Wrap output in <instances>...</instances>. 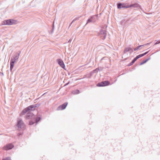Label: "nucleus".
Listing matches in <instances>:
<instances>
[{
  "label": "nucleus",
  "mask_w": 160,
  "mask_h": 160,
  "mask_svg": "<svg viewBox=\"0 0 160 160\" xmlns=\"http://www.w3.org/2000/svg\"><path fill=\"white\" fill-rule=\"evenodd\" d=\"M136 57L138 59L139 58H140V57H139V55L137 56Z\"/></svg>",
  "instance_id": "nucleus-36"
},
{
  "label": "nucleus",
  "mask_w": 160,
  "mask_h": 160,
  "mask_svg": "<svg viewBox=\"0 0 160 160\" xmlns=\"http://www.w3.org/2000/svg\"><path fill=\"white\" fill-rule=\"evenodd\" d=\"M151 58L150 57H149L148 58L145 60H143L139 64L140 65H141L145 63H146Z\"/></svg>",
  "instance_id": "nucleus-14"
},
{
  "label": "nucleus",
  "mask_w": 160,
  "mask_h": 160,
  "mask_svg": "<svg viewBox=\"0 0 160 160\" xmlns=\"http://www.w3.org/2000/svg\"><path fill=\"white\" fill-rule=\"evenodd\" d=\"M17 126L18 128H23L24 127L23 121L21 119L18 120L17 122Z\"/></svg>",
  "instance_id": "nucleus-7"
},
{
  "label": "nucleus",
  "mask_w": 160,
  "mask_h": 160,
  "mask_svg": "<svg viewBox=\"0 0 160 160\" xmlns=\"http://www.w3.org/2000/svg\"><path fill=\"white\" fill-rule=\"evenodd\" d=\"M14 147L12 143H9L5 146L3 147V148L4 150H8L12 149Z\"/></svg>",
  "instance_id": "nucleus-10"
},
{
  "label": "nucleus",
  "mask_w": 160,
  "mask_h": 160,
  "mask_svg": "<svg viewBox=\"0 0 160 160\" xmlns=\"http://www.w3.org/2000/svg\"><path fill=\"white\" fill-rule=\"evenodd\" d=\"M72 40V39H71L70 38L69 40L68 41V42L69 43V42H70Z\"/></svg>",
  "instance_id": "nucleus-34"
},
{
  "label": "nucleus",
  "mask_w": 160,
  "mask_h": 160,
  "mask_svg": "<svg viewBox=\"0 0 160 160\" xmlns=\"http://www.w3.org/2000/svg\"><path fill=\"white\" fill-rule=\"evenodd\" d=\"M110 84V82L109 81L106 80L98 83L97 85L98 87H104L109 85Z\"/></svg>",
  "instance_id": "nucleus-5"
},
{
  "label": "nucleus",
  "mask_w": 160,
  "mask_h": 160,
  "mask_svg": "<svg viewBox=\"0 0 160 160\" xmlns=\"http://www.w3.org/2000/svg\"><path fill=\"white\" fill-rule=\"evenodd\" d=\"M80 93L78 89H76L74 90H73L72 92V93L73 94H77Z\"/></svg>",
  "instance_id": "nucleus-16"
},
{
  "label": "nucleus",
  "mask_w": 160,
  "mask_h": 160,
  "mask_svg": "<svg viewBox=\"0 0 160 160\" xmlns=\"http://www.w3.org/2000/svg\"><path fill=\"white\" fill-rule=\"evenodd\" d=\"M79 18V17L76 18H75L73 20L71 23L70 24V25L72 24V23H73L76 20H78Z\"/></svg>",
  "instance_id": "nucleus-19"
},
{
  "label": "nucleus",
  "mask_w": 160,
  "mask_h": 160,
  "mask_svg": "<svg viewBox=\"0 0 160 160\" xmlns=\"http://www.w3.org/2000/svg\"><path fill=\"white\" fill-rule=\"evenodd\" d=\"M91 76H87V77H88V78H90V77H91Z\"/></svg>",
  "instance_id": "nucleus-38"
},
{
  "label": "nucleus",
  "mask_w": 160,
  "mask_h": 160,
  "mask_svg": "<svg viewBox=\"0 0 160 160\" xmlns=\"http://www.w3.org/2000/svg\"><path fill=\"white\" fill-rule=\"evenodd\" d=\"M16 20L13 19H8L5 20L2 22V24L3 25H10L15 23Z\"/></svg>",
  "instance_id": "nucleus-3"
},
{
  "label": "nucleus",
  "mask_w": 160,
  "mask_h": 160,
  "mask_svg": "<svg viewBox=\"0 0 160 160\" xmlns=\"http://www.w3.org/2000/svg\"><path fill=\"white\" fill-rule=\"evenodd\" d=\"M134 62L132 61V62L128 64V66H131L132 65L134 64Z\"/></svg>",
  "instance_id": "nucleus-25"
},
{
  "label": "nucleus",
  "mask_w": 160,
  "mask_h": 160,
  "mask_svg": "<svg viewBox=\"0 0 160 160\" xmlns=\"http://www.w3.org/2000/svg\"><path fill=\"white\" fill-rule=\"evenodd\" d=\"M138 59L136 57L134 58L132 60V61L134 63Z\"/></svg>",
  "instance_id": "nucleus-27"
},
{
  "label": "nucleus",
  "mask_w": 160,
  "mask_h": 160,
  "mask_svg": "<svg viewBox=\"0 0 160 160\" xmlns=\"http://www.w3.org/2000/svg\"><path fill=\"white\" fill-rule=\"evenodd\" d=\"M21 51H18V52H16L14 55L13 58H12L10 60V70L12 71L15 64V63L18 60L20 55L21 53Z\"/></svg>",
  "instance_id": "nucleus-2"
},
{
  "label": "nucleus",
  "mask_w": 160,
  "mask_h": 160,
  "mask_svg": "<svg viewBox=\"0 0 160 160\" xmlns=\"http://www.w3.org/2000/svg\"><path fill=\"white\" fill-rule=\"evenodd\" d=\"M160 42H159V43H160Z\"/></svg>",
  "instance_id": "nucleus-41"
},
{
  "label": "nucleus",
  "mask_w": 160,
  "mask_h": 160,
  "mask_svg": "<svg viewBox=\"0 0 160 160\" xmlns=\"http://www.w3.org/2000/svg\"><path fill=\"white\" fill-rule=\"evenodd\" d=\"M34 114L32 112H29L28 113L27 115L25 117L26 119H32L34 117Z\"/></svg>",
  "instance_id": "nucleus-12"
},
{
  "label": "nucleus",
  "mask_w": 160,
  "mask_h": 160,
  "mask_svg": "<svg viewBox=\"0 0 160 160\" xmlns=\"http://www.w3.org/2000/svg\"><path fill=\"white\" fill-rule=\"evenodd\" d=\"M98 15H93L90 16V18L87 20L86 24L92 22L93 23H95L96 22V18L98 16Z\"/></svg>",
  "instance_id": "nucleus-4"
},
{
  "label": "nucleus",
  "mask_w": 160,
  "mask_h": 160,
  "mask_svg": "<svg viewBox=\"0 0 160 160\" xmlns=\"http://www.w3.org/2000/svg\"><path fill=\"white\" fill-rule=\"evenodd\" d=\"M141 47V46H138L137 47H136V48H135L134 49V51H136L139 49H140V48Z\"/></svg>",
  "instance_id": "nucleus-22"
},
{
  "label": "nucleus",
  "mask_w": 160,
  "mask_h": 160,
  "mask_svg": "<svg viewBox=\"0 0 160 160\" xmlns=\"http://www.w3.org/2000/svg\"><path fill=\"white\" fill-rule=\"evenodd\" d=\"M68 104V102H65L62 105L59 106L57 108V110H63L65 109L66 107Z\"/></svg>",
  "instance_id": "nucleus-8"
},
{
  "label": "nucleus",
  "mask_w": 160,
  "mask_h": 160,
  "mask_svg": "<svg viewBox=\"0 0 160 160\" xmlns=\"http://www.w3.org/2000/svg\"><path fill=\"white\" fill-rule=\"evenodd\" d=\"M41 119V117L39 116L37 117L35 120V122L36 123V124L39 121H40Z\"/></svg>",
  "instance_id": "nucleus-17"
},
{
  "label": "nucleus",
  "mask_w": 160,
  "mask_h": 160,
  "mask_svg": "<svg viewBox=\"0 0 160 160\" xmlns=\"http://www.w3.org/2000/svg\"><path fill=\"white\" fill-rule=\"evenodd\" d=\"M94 73H97L98 72V69L97 68L92 71Z\"/></svg>",
  "instance_id": "nucleus-24"
},
{
  "label": "nucleus",
  "mask_w": 160,
  "mask_h": 160,
  "mask_svg": "<svg viewBox=\"0 0 160 160\" xmlns=\"http://www.w3.org/2000/svg\"><path fill=\"white\" fill-rule=\"evenodd\" d=\"M40 103H37L35 104H33L29 106L24 108L21 113V115H23L27 112L29 111H32L35 110L34 108L36 107H38L40 106Z\"/></svg>",
  "instance_id": "nucleus-1"
},
{
  "label": "nucleus",
  "mask_w": 160,
  "mask_h": 160,
  "mask_svg": "<svg viewBox=\"0 0 160 160\" xmlns=\"http://www.w3.org/2000/svg\"><path fill=\"white\" fill-rule=\"evenodd\" d=\"M54 22H53V27H52V31H53V30L54 28Z\"/></svg>",
  "instance_id": "nucleus-37"
},
{
  "label": "nucleus",
  "mask_w": 160,
  "mask_h": 160,
  "mask_svg": "<svg viewBox=\"0 0 160 160\" xmlns=\"http://www.w3.org/2000/svg\"><path fill=\"white\" fill-rule=\"evenodd\" d=\"M150 44V43H147L146 44H143V45H140V46H141V47H143V46H146L148 45H149Z\"/></svg>",
  "instance_id": "nucleus-23"
},
{
  "label": "nucleus",
  "mask_w": 160,
  "mask_h": 160,
  "mask_svg": "<svg viewBox=\"0 0 160 160\" xmlns=\"http://www.w3.org/2000/svg\"><path fill=\"white\" fill-rule=\"evenodd\" d=\"M133 51L132 48L131 49L130 51H129V53L130 54H131L132 52H133Z\"/></svg>",
  "instance_id": "nucleus-28"
},
{
  "label": "nucleus",
  "mask_w": 160,
  "mask_h": 160,
  "mask_svg": "<svg viewBox=\"0 0 160 160\" xmlns=\"http://www.w3.org/2000/svg\"><path fill=\"white\" fill-rule=\"evenodd\" d=\"M103 59V58H102V59H101V60H102Z\"/></svg>",
  "instance_id": "nucleus-39"
},
{
  "label": "nucleus",
  "mask_w": 160,
  "mask_h": 160,
  "mask_svg": "<svg viewBox=\"0 0 160 160\" xmlns=\"http://www.w3.org/2000/svg\"><path fill=\"white\" fill-rule=\"evenodd\" d=\"M128 8L133 7L134 8H138L139 7V5L137 3H135L133 4H131L129 5L128 4Z\"/></svg>",
  "instance_id": "nucleus-13"
},
{
  "label": "nucleus",
  "mask_w": 160,
  "mask_h": 160,
  "mask_svg": "<svg viewBox=\"0 0 160 160\" xmlns=\"http://www.w3.org/2000/svg\"><path fill=\"white\" fill-rule=\"evenodd\" d=\"M2 160H11V159L10 157H7L3 158Z\"/></svg>",
  "instance_id": "nucleus-18"
},
{
  "label": "nucleus",
  "mask_w": 160,
  "mask_h": 160,
  "mask_svg": "<svg viewBox=\"0 0 160 160\" xmlns=\"http://www.w3.org/2000/svg\"><path fill=\"white\" fill-rule=\"evenodd\" d=\"M117 8L119 9L128 8V4L126 3L118 2L117 4Z\"/></svg>",
  "instance_id": "nucleus-6"
},
{
  "label": "nucleus",
  "mask_w": 160,
  "mask_h": 160,
  "mask_svg": "<svg viewBox=\"0 0 160 160\" xmlns=\"http://www.w3.org/2000/svg\"><path fill=\"white\" fill-rule=\"evenodd\" d=\"M3 75V73L0 72V76H2Z\"/></svg>",
  "instance_id": "nucleus-35"
},
{
  "label": "nucleus",
  "mask_w": 160,
  "mask_h": 160,
  "mask_svg": "<svg viewBox=\"0 0 160 160\" xmlns=\"http://www.w3.org/2000/svg\"><path fill=\"white\" fill-rule=\"evenodd\" d=\"M139 57H140V58L144 56L143 53L139 54Z\"/></svg>",
  "instance_id": "nucleus-32"
},
{
  "label": "nucleus",
  "mask_w": 160,
  "mask_h": 160,
  "mask_svg": "<svg viewBox=\"0 0 160 160\" xmlns=\"http://www.w3.org/2000/svg\"><path fill=\"white\" fill-rule=\"evenodd\" d=\"M34 123V122H33L32 121L30 120L29 121V125H32Z\"/></svg>",
  "instance_id": "nucleus-20"
},
{
  "label": "nucleus",
  "mask_w": 160,
  "mask_h": 160,
  "mask_svg": "<svg viewBox=\"0 0 160 160\" xmlns=\"http://www.w3.org/2000/svg\"><path fill=\"white\" fill-rule=\"evenodd\" d=\"M57 62L58 64L63 68H65V65L63 61L61 59H58L57 60Z\"/></svg>",
  "instance_id": "nucleus-9"
},
{
  "label": "nucleus",
  "mask_w": 160,
  "mask_h": 160,
  "mask_svg": "<svg viewBox=\"0 0 160 160\" xmlns=\"http://www.w3.org/2000/svg\"><path fill=\"white\" fill-rule=\"evenodd\" d=\"M148 52H149V51H147V52H145V53H143V56H144V55L147 54Z\"/></svg>",
  "instance_id": "nucleus-31"
},
{
  "label": "nucleus",
  "mask_w": 160,
  "mask_h": 160,
  "mask_svg": "<svg viewBox=\"0 0 160 160\" xmlns=\"http://www.w3.org/2000/svg\"><path fill=\"white\" fill-rule=\"evenodd\" d=\"M94 73L93 72V71H92L90 73V74L91 76Z\"/></svg>",
  "instance_id": "nucleus-33"
},
{
  "label": "nucleus",
  "mask_w": 160,
  "mask_h": 160,
  "mask_svg": "<svg viewBox=\"0 0 160 160\" xmlns=\"http://www.w3.org/2000/svg\"><path fill=\"white\" fill-rule=\"evenodd\" d=\"M157 43H155V44H157Z\"/></svg>",
  "instance_id": "nucleus-40"
},
{
  "label": "nucleus",
  "mask_w": 160,
  "mask_h": 160,
  "mask_svg": "<svg viewBox=\"0 0 160 160\" xmlns=\"http://www.w3.org/2000/svg\"><path fill=\"white\" fill-rule=\"evenodd\" d=\"M23 134V133L22 132H19L18 133L17 136L18 137H19L20 136L22 135Z\"/></svg>",
  "instance_id": "nucleus-26"
},
{
  "label": "nucleus",
  "mask_w": 160,
  "mask_h": 160,
  "mask_svg": "<svg viewBox=\"0 0 160 160\" xmlns=\"http://www.w3.org/2000/svg\"><path fill=\"white\" fill-rule=\"evenodd\" d=\"M148 52H149V51H147V52H145V53H143V56H144V55L147 54Z\"/></svg>",
  "instance_id": "nucleus-30"
},
{
  "label": "nucleus",
  "mask_w": 160,
  "mask_h": 160,
  "mask_svg": "<svg viewBox=\"0 0 160 160\" xmlns=\"http://www.w3.org/2000/svg\"><path fill=\"white\" fill-rule=\"evenodd\" d=\"M131 48L130 47L125 48L124 51V53H125L128 52H129Z\"/></svg>",
  "instance_id": "nucleus-15"
},
{
  "label": "nucleus",
  "mask_w": 160,
  "mask_h": 160,
  "mask_svg": "<svg viewBox=\"0 0 160 160\" xmlns=\"http://www.w3.org/2000/svg\"><path fill=\"white\" fill-rule=\"evenodd\" d=\"M103 68H102L101 67H99L97 68V69H98V70L99 71H102Z\"/></svg>",
  "instance_id": "nucleus-21"
},
{
  "label": "nucleus",
  "mask_w": 160,
  "mask_h": 160,
  "mask_svg": "<svg viewBox=\"0 0 160 160\" xmlns=\"http://www.w3.org/2000/svg\"><path fill=\"white\" fill-rule=\"evenodd\" d=\"M106 31L103 30L102 29H101L100 31V34L102 35V37H103L102 39L104 40L105 39L107 35Z\"/></svg>",
  "instance_id": "nucleus-11"
},
{
  "label": "nucleus",
  "mask_w": 160,
  "mask_h": 160,
  "mask_svg": "<svg viewBox=\"0 0 160 160\" xmlns=\"http://www.w3.org/2000/svg\"><path fill=\"white\" fill-rule=\"evenodd\" d=\"M148 52H149V51H147V52H145V53H143V56H144V55L147 54Z\"/></svg>",
  "instance_id": "nucleus-29"
}]
</instances>
